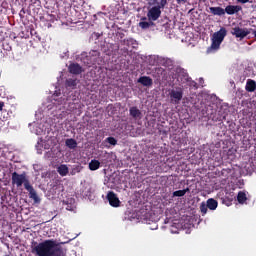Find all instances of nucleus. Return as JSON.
I'll return each mask as SVG.
<instances>
[{
	"mask_svg": "<svg viewBox=\"0 0 256 256\" xmlns=\"http://www.w3.org/2000/svg\"><path fill=\"white\" fill-rule=\"evenodd\" d=\"M106 143H109V145H117V139L115 137H108L105 139Z\"/></svg>",
	"mask_w": 256,
	"mask_h": 256,
	"instance_id": "26",
	"label": "nucleus"
},
{
	"mask_svg": "<svg viewBox=\"0 0 256 256\" xmlns=\"http://www.w3.org/2000/svg\"><path fill=\"white\" fill-rule=\"evenodd\" d=\"M224 11L225 13H227V15H235L239 13V11H243V7H241L240 5H228L224 9Z\"/></svg>",
	"mask_w": 256,
	"mask_h": 256,
	"instance_id": "9",
	"label": "nucleus"
},
{
	"mask_svg": "<svg viewBox=\"0 0 256 256\" xmlns=\"http://www.w3.org/2000/svg\"><path fill=\"white\" fill-rule=\"evenodd\" d=\"M99 167H101V162H99V160H91L89 163V169L90 171H97V169H99Z\"/></svg>",
	"mask_w": 256,
	"mask_h": 256,
	"instance_id": "20",
	"label": "nucleus"
},
{
	"mask_svg": "<svg viewBox=\"0 0 256 256\" xmlns=\"http://www.w3.org/2000/svg\"><path fill=\"white\" fill-rule=\"evenodd\" d=\"M129 114L130 117H132V119H142L143 117V113L141 112V110H139V108H137V106H132L129 109Z\"/></svg>",
	"mask_w": 256,
	"mask_h": 256,
	"instance_id": "11",
	"label": "nucleus"
},
{
	"mask_svg": "<svg viewBox=\"0 0 256 256\" xmlns=\"http://www.w3.org/2000/svg\"><path fill=\"white\" fill-rule=\"evenodd\" d=\"M238 3H242V4H245V3H249V0H237Z\"/></svg>",
	"mask_w": 256,
	"mask_h": 256,
	"instance_id": "30",
	"label": "nucleus"
},
{
	"mask_svg": "<svg viewBox=\"0 0 256 256\" xmlns=\"http://www.w3.org/2000/svg\"><path fill=\"white\" fill-rule=\"evenodd\" d=\"M208 209L209 207L207 206V204H205V202H202V204L200 205V211L202 215H207Z\"/></svg>",
	"mask_w": 256,
	"mask_h": 256,
	"instance_id": "25",
	"label": "nucleus"
},
{
	"mask_svg": "<svg viewBox=\"0 0 256 256\" xmlns=\"http://www.w3.org/2000/svg\"><path fill=\"white\" fill-rule=\"evenodd\" d=\"M254 37H256V31H254Z\"/></svg>",
	"mask_w": 256,
	"mask_h": 256,
	"instance_id": "36",
	"label": "nucleus"
},
{
	"mask_svg": "<svg viewBox=\"0 0 256 256\" xmlns=\"http://www.w3.org/2000/svg\"><path fill=\"white\" fill-rule=\"evenodd\" d=\"M138 83H141L144 87H151L153 85V79L149 76H141L138 79Z\"/></svg>",
	"mask_w": 256,
	"mask_h": 256,
	"instance_id": "14",
	"label": "nucleus"
},
{
	"mask_svg": "<svg viewBox=\"0 0 256 256\" xmlns=\"http://www.w3.org/2000/svg\"><path fill=\"white\" fill-rule=\"evenodd\" d=\"M168 95L170 97V102L173 105H179L181 103V100L183 99V88L176 87L174 89H171Z\"/></svg>",
	"mask_w": 256,
	"mask_h": 256,
	"instance_id": "5",
	"label": "nucleus"
},
{
	"mask_svg": "<svg viewBox=\"0 0 256 256\" xmlns=\"http://www.w3.org/2000/svg\"><path fill=\"white\" fill-rule=\"evenodd\" d=\"M183 77L185 78V81H189V76L187 75V73H184Z\"/></svg>",
	"mask_w": 256,
	"mask_h": 256,
	"instance_id": "31",
	"label": "nucleus"
},
{
	"mask_svg": "<svg viewBox=\"0 0 256 256\" xmlns=\"http://www.w3.org/2000/svg\"><path fill=\"white\" fill-rule=\"evenodd\" d=\"M234 199L235 197H233V195L226 193L224 197L220 198V201L223 205H226V207H231V205H233Z\"/></svg>",
	"mask_w": 256,
	"mask_h": 256,
	"instance_id": "13",
	"label": "nucleus"
},
{
	"mask_svg": "<svg viewBox=\"0 0 256 256\" xmlns=\"http://www.w3.org/2000/svg\"><path fill=\"white\" fill-rule=\"evenodd\" d=\"M26 191L29 193L30 199H33L34 203H39L41 199H39V196L37 195V191H35V188L32 187V185L26 186Z\"/></svg>",
	"mask_w": 256,
	"mask_h": 256,
	"instance_id": "10",
	"label": "nucleus"
},
{
	"mask_svg": "<svg viewBox=\"0 0 256 256\" xmlns=\"http://www.w3.org/2000/svg\"><path fill=\"white\" fill-rule=\"evenodd\" d=\"M65 85L70 89H75V87H77V79L69 78L66 80Z\"/></svg>",
	"mask_w": 256,
	"mask_h": 256,
	"instance_id": "23",
	"label": "nucleus"
},
{
	"mask_svg": "<svg viewBox=\"0 0 256 256\" xmlns=\"http://www.w3.org/2000/svg\"><path fill=\"white\" fill-rule=\"evenodd\" d=\"M21 13H25V10H24V9H22V10H21Z\"/></svg>",
	"mask_w": 256,
	"mask_h": 256,
	"instance_id": "35",
	"label": "nucleus"
},
{
	"mask_svg": "<svg viewBox=\"0 0 256 256\" xmlns=\"http://www.w3.org/2000/svg\"><path fill=\"white\" fill-rule=\"evenodd\" d=\"M106 199L111 207H120L121 205V200H119V197H117V194H115L113 191L108 192Z\"/></svg>",
	"mask_w": 256,
	"mask_h": 256,
	"instance_id": "7",
	"label": "nucleus"
},
{
	"mask_svg": "<svg viewBox=\"0 0 256 256\" xmlns=\"http://www.w3.org/2000/svg\"><path fill=\"white\" fill-rule=\"evenodd\" d=\"M237 201H238V203L243 205V203H245V201H247V194H245V192H243V191L238 192Z\"/></svg>",
	"mask_w": 256,
	"mask_h": 256,
	"instance_id": "22",
	"label": "nucleus"
},
{
	"mask_svg": "<svg viewBox=\"0 0 256 256\" xmlns=\"http://www.w3.org/2000/svg\"><path fill=\"white\" fill-rule=\"evenodd\" d=\"M120 39H123L125 37L124 33H119Z\"/></svg>",
	"mask_w": 256,
	"mask_h": 256,
	"instance_id": "32",
	"label": "nucleus"
},
{
	"mask_svg": "<svg viewBox=\"0 0 256 256\" xmlns=\"http://www.w3.org/2000/svg\"><path fill=\"white\" fill-rule=\"evenodd\" d=\"M246 91H248V93H253L256 91V82L255 80L252 79H248L246 82V87H245Z\"/></svg>",
	"mask_w": 256,
	"mask_h": 256,
	"instance_id": "16",
	"label": "nucleus"
},
{
	"mask_svg": "<svg viewBox=\"0 0 256 256\" xmlns=\"http://www.w3.org/2000/svg\"><path fill=\"white\" fill-rule=\"evenodd\" d=\"M12 185H16V187H23V185H24V189H27V186L31 185V182H29V178H27L26 172H23L22 174L13 172L12 173Z\"/></svg>",
	"mask_w": 256,
	"mask_h": 256,
	"instance_id": "3",
	"label": "nucleus"
},
{
	"mask_svg": "<svg viewBox=\"0 0 256 256\" xmlns=\"http://www.w3.org/2000/svg\"><path fill=\"white\" fill-rule=\"evenodd\" d=\"M3 107H5V102L0 101V111H3Z\"/></svg>",
	"mask_w": 256,
	"mask_h": 256,
	"instance_id": "29",
	"label": "nucleus"
},
{
	"mask_svg": "<svg viewBox=\"0 0 256 256\" xmlns=\"http://www.w3.org/2000/svg\"><path fill=\"white\" fill-rule=\"evenodd\" d=\"M249 30H247V28H241L239 26H236L234 28H232L231 30V34L234 35V37H236V39H245V37H247V35H249Z\"/></svg>",
	"mask_w": 256,
	"mask_h": 256,
	"instance_id": "6",
	"label": "nucleus"
},
{
	"mask_svg": "<svg viewBox=\"0 0 256 256\" xmlns=\"http://www.w3.org/2000/svg\"><path fill=\"white\" fill-rule=\"evenodd\" d=\"M165 63H171V61L167 59V60H164L163 65H165Z\"/></svg>",
	"mask_w": 256,
	"mask_h": 256,
	"instance_id": "33",
	"label": "nucleus"
},
{
	"mask_svg": "<svg viewBox=\"0 0 256 256\" xmlns=\"http://www.w3.org/2000/svg\"><path fill=\"white\" fill-rule=\"evenodd\" d=\"M68 71L72 75H81V73H83V71L85 70H83V67H81V65H79L78 63H72L69 65Z\"/></svg>",
	"mask_w": 256,
	"mask_h": 256,
	"instance_id": "8",
	"label": "nucleus"
},
{
	"mask_svg": "<svg viewBox=\"0 0 256 256\" xmlns=\"http://www.w3.org/2000/svg\"><path fill=\"white\" fill-rule=\"evenodd\" d=\"M57 187H59V186L54 185V186L52 187L53 191H55V189H57Z\"/></svg>",
	"mask_w": 256,
	"mask_h": 256,
	"instance_id": "34",
	"label": "nucleus"
},
{
	"mask_svg": "<svg viewBox=\"0 0 256 256\" xmlns=\"http://www.w3.org/2000/svg\"><path fill=\"white\" fill-rule=\"evenodd\" d=\"M57 173H59L61 177H67V175H69V167H67L66 164H61L57 167Z\"/></svg>",
	"mask_w": 256,
	"mask_h": 256,
	"instance_id": "15",
	"label": "nucleus"
},
{
	"mask_svg": "<svg viewBox=\"0 0 256 256\" xmlns=\"http://www.w3.org/2000/svg\"><path fill=\"white\" fill-rule=\"evenodd\" d=\"M225 37H227V29L225 27H221L219 31L213 34L212 44L210 48H208V51H211V49L217 51L221 47Z\"/></svg>",
	"mask_w": 256,
	"mask_h": 256,
	"instance_id": "2",
	"label": "nucleus"
},
{
	"mask_svg": "<svg viewBox=\"0 0 256 256\" xmlns=\"http://www.w3.org/2000/svg\"><path fill=\"white\" fill-rule=\"evenodd\" d=\"M146 21H147V17L141 18V22H139L138 24L141 29H149V27L153 25V22H146Z\"/></svg>",
	"mask_w": 256,
	"mask_h": 256,
	"instance_id": "19",
	"label": "nucleus"
},
{
	"mask_svg": "<svg viewBox=\"0 0 256 256\" xmlns=\"http://www.w3.org/2000/svg\"><path fill=\"white\" fill-rule=\"evenodd\" d=\"M189 191V188L178 190L173 192V197H185L187 192Z\"/></svg>",
	"mask_w": 256,
	"mask_h": 256,
	"instance_id": "24",
	"label": "nucleus"
},
{
	"mask_svg": "<svg viewBox=\"0 0 256 256\" xmlns=\"http://www.w3.org/2000/svg\"><path fill=\"white\" fill-rule=\"evenodd\" d=\"M99 55V51L92 50L88 53V55H86V59L89 61L88 63L95 64L97 63V59H99Z\"/></svg>",
	"mask_w": 256,
	"mask_h": 256,
	"instance_id": "12",
	"label": "nucleus"
},
{
	"mask_svg": "<svg viewBox=\"0 0 256 256\" xmlns=\"http://www.w3.org/2000/svg\"><path fill=\"white\" fill-rule=\"evenodd\" d=\"M206 205H207L208 209H210V211H215V209H217L219 203L217 202V200H215L213 198H209L206 202Z\"/></svg>",
	"mask_w": 256,
	"mask_h": 256,
	"instance_id": "18",
	"label": "nucleus"
},
{
	"mask_svg": "<svg viewBox=\"0 0 256 256\" xmlns=\"http://www.w3.org/2000/svg\"><path fill=\"white\" fill-rule=\"evenodd\" d=\"M167 5V0H160V3L158 6H154L147 12L148 19L152 21H157L159 17H161V9H165V6Z\"/></svg>",
	"mask_w": 256,
	"mask_h": 256,
	"instance_id": "4",
	"label": "nucleus"
},
{
	"mask_svg": "<svg viewBox=\"0 0 256 256\" xmlns=\"http://www.w3.org/2000/svg\"><path fill=\"white\" fill-rule=\"evenodd\" d=\"M131 43H133V38L124 39L121 41V45H126L127 47H129Z\"/></svg>",
	"mask_w": 256,
	"mask_h": 256,
	"instance_id": "27",
	"label": "nucleus"
},
{
	"mask_svg": "<svg viewBox=\"0 0 256 256\" xmlns=\"http://www.w3.org/2000/svg\"><path fill=\"white\" fill-rule=\"evenodd\" d=\"M158 73H160V75H166L167 71L163 68H158L157 69Z\"/></svg>",
	"mask_w": 256,
	"mask_h": 256,
	"instance_id": "28",
	"label": "nucleus"
},
{
	"mask_svg": "<svg viewBox=\"0 0 256 256\" xmlns=\"http://www.w3.org/2000/svg\"><path fill=\"white\" fill-rule=\"evenodd\" d=\"M58 246L55 239L44 240L37 244L32 252L38 256H63V249Z\"/></svg>",
	"mask_w": 256,
	"mask_h": 256,
	"instance_id": "1",
	"label": "nucleus"
},
{
	"mask_svg": "<svg viewBox=\"0 0 256 256\" xmlns=\"http://www.w3.org/2000/svg\"><path fill=\"white\" fill-rule=\"evenodd\" d=\"M209 9L212 15H218L219 17L225 15V9H223L222 7H210Z\"/></svg>",
	"mask_w": 256,
	"mask_h": 256,
	"instance_id": "17",
	"label": "nucleus"
},
{
	"mask_svg": "<svg viewBox=\"0 0 256 256\" xmlns=\"http://www.w3.org/2000/svg\"><path fill=\"white\" fill-rule=\"evenodd\" d=\"M66 147H68V149H77V140L73 139V138H69L65 141Z\"/></svg>",
	"mask_w": 256,
	"mask_h": 256,
	"instance_id": "21",
	"label": "nucleus"
}]
</instances>
